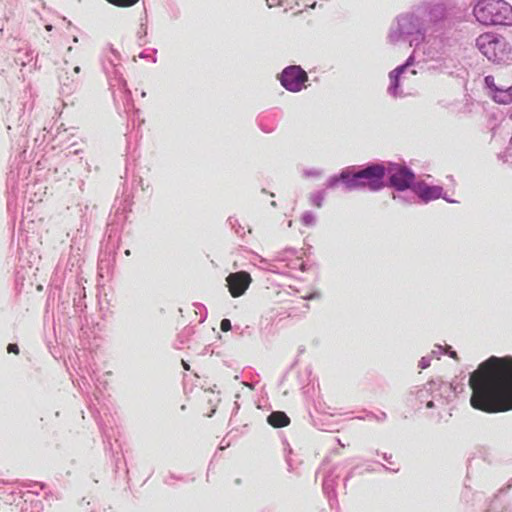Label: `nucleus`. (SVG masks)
<instances>
[{"mask_svg": "<svg viewBox=\"0 0 512 512\" xmlns=\"http://www.w3.org/2000/svg\"><path fill=\"white\" fill-rule=\"evenodd\" d=\"M470 404L486 413L512 410V357L491 356L469 377Z\"/></svg>", "mask_w": 512, "mask_h": 512, "instance_id": "nucleus-1", "label": "nucleus"}, {"mask_svg": "<svg viewBox=\"0 0 512 512\" xmlns=\"http://www.w3.org/2000/svg\"><path fill=\"white\" fill-rule=\"evenodd\" d=\"M384 176V166L375 164L357 172L343 171L339 179H341L349 189L367 187L372 191H376L383 187Z\"/></svg>", "mask_w": 512, "mask_h": 512, "instance_id": "nucleus-2", "label": "nucleus"}, {"mask_svg": "<svg viewBox=\"0 0 512 512\" xmlns=\"http://www.w3.org/2000/svg\"><path fill=\"white\" fill-rule=\"evenodd\" d=\"M477 21L484 25L504 24L512 7L504 0H480L473 10Z\"/></svg>", "mask_w": 512, "mask_h": 512, "instance_id": "nucleus-3", "label": "nucleus"}, {"mask_svg": "<svg viewBox=\"0 0 512 512\" xmlns=\"http://www.w3.org/2000/svg\"><path fill=\"white\" fill-rule=\"evenodd\" d=\"M489 96L499 104L512 103V82L500 74L485 77Z\"/></svg>", "mask_w": 512, "mask_h": 512, "instance_id": "nucleus-4", "label": "nucleus"}, {"mask_svg": "<svg viewBox=\"0 0 512 512\" xmlns=\"http://www.w3.org/2000/svg\"><path fill=\"white\" fill-rule=\"evenodd\" d=\"M476 45L481 53L489 60L496 61L504 52V41L493 33L481 34L477 40Z\"/></svg>", "mask_w": 512, "mask_h": 512, "instance_id": "nucleus-5", "label": "nucleus"}, {"mask_svg": "<svg viewBox=\"0 0 512 512\" xmlns=\"http://www.w3.org/2000/svg\"><path fill=\"white\" fill-rule=\"evenodd\" d=\"M308 80L307 73L300 66H290L283 70L281 84L291 92H298Z\"/></svg>", "mask_w": 512, "mask_h": 512, "instance_id": "nucleus-6", "label": "nucleus"}, {"mask_svg": "<svg viewBox=\"0 0 512 512\" xmlns=\"http://www.w3.org/2000/svg\"><path fill=\"white\" fill-rule=\"evenodd\" d=\"M229 292L233 297H239L248 289L251 277L245 271L235 272L228 275L226 278Z\"/></svg>", "mask_w": 512, "mask_h": 512, "instance_id": "nucleus-7", "label": "nucleus"}, {"mask_svg": "<svg viewBox=\"0 0 512 512\" xmlns=\"http://www.w3.org/2000/svg\"><path fill=\"white\" fill-rule=\"evenodd\" d=\"M414 174L407 168H396L390 175V183L398 190L407 189L414 181Z\"/></svg>", "mask_w": 512, "mask_h": 512, "instance_id": "nucleus-8", "label": "nucleus"}, {"mask_svg": "<svg viewBox=\"0 0 512 512\" xmlns=\"http://www.w3.org/2000/svg\"><path fill=\"white\" fill-rule=\"evenodd\" d=\"M406 69H407V67L405 65L400 66V67L396 68L394 71H392L389 75L390 81H391L389 91L393 96H398L399 94H401L399 92V88L404 81V78H401V74Z\"/></svg>", "mask_w": 512, "mask_h": 512, "instance_id": "nucleus-9", "label": "nucleus"}, {"mask_svg": "<svg viewBox=\"0 0 512 512\" xmlns=\"http://www.w3.org/2000/svg\"><path fill=\"white\" fill-rule=\"evenodd\" d=\"M268 423L275 428L286 427L290 424V418L282 411L272 412L268 418Z\"/></svg>", "mask_w": 512, "mask_h": 512, "instance_id": "nucleus-10", "label": "nucleus"}, {"mask_svg": "<svg viewBox=\"0 0 512 512\" xmlns=\"http://www.w3.org/2000/svg\"><path fill=\"white\" fill-rule=\"evenodd\" d=\"M440 195L441 188L439 187L424 186L419 189V196L426 202L437 199L440 197Z\"/></svg>", "mask_w": 512, "mask_h": 512, "instance_id": "nucleus-11", "label": "nucleus"}, {"mask_svg": "<svg viewBox=\"0 0 512 512\" xmlns=\"http://www.w3.org/2000/svg\"><path fill=\"white\" fill-rule=\"evenodd\" d=\"M110 4L118 7H130L136 4L139 0H106Z\"/></svg>", "mask_w": 512, "mask_h": 512, "instance_id": "nucleus-12", "label": "nucleus"}, {"mask_svg": "<svg viewBox=\"0 0 512 512\" xmlns=\"http://www.w3.org/2000/svg\"><path fill=\"white\" fill-rule=\"evenodd\" d=\"M279 6L284 7V10L293 9L295 5L298 6L297 0H278Z\"/></svg>", "mask_w": 512, "mask_h": 512, "instance_id": "nucleus-13", "label": "nucleus"}, {"mask_svg": "<svg viewBox=\"0 0 512 512\" xmlns=\"http://www.w3.org/2000/svg\"><path fill=\"white\" fill-rule=\"evenodd\" d=\"M220 329L223 332H228L231 330V322L229 319H223L220 323Z\"/></svg>", "mask_w": 512, "mask_h": 512, "instance_id": "nucleus-14", "label": "nucleus"}, {"mask_svg": "<svg viewBox=\"0 0 512 512\" xmlns=\"http://www.w3.org/2000/svg\"><path fill=\"white\" fill-rule=\"evenodd\" d=\"M7 351H8V353H13V354L18 355L19 354V347H18L17 344L10 343L7 346Z\"/></svg>", "mask_w": 512, "mask_h": 512, "instance_id": "nucleus-15", "label": "nucleus"}, {"mask_svg": "<svg viewBox=\"0 0 512 512\" xmlns=\"http://www.w3.org/2000/svg\"><path fill=\"white\" fill-rule=\"evenodd\" d=\"M312 220H313V218H312V216H311V215H305V216L303 217V222H304L305 224H307V225H308V224H310V223L312 222Z\"/></svg>", "mask_w": 512, "mask_h": 512, "instance_id": "nucleus-16", "label": "nucleus"}, {"mask_svg": "<svg viewBox=\"0 0 512 512\" xmlns=\"http://www.w3.org/2000/svg\"><path fill=\"white\" fill-rule=\"evenodd\" d=\"M266 1H267V5L269 7H274V6L279 5L278 0H266Z\"/></svg>", "mask_w": 512, "mask_h": 512, "instance_id": "nucleus-17", "label": "nucleus"}, {"mask_svg": "<svg viewBox=\"0 0 512 512\" xmlns=\"http://www.w3.org/2000/svg\"><path fill=\"white\" fill-rule=\"evenodd\" d=\"M427 366H428V363L425 361L424 358H422L421 361L419 362V367L421 369H425Z\"/></svg>", "mask_w": 512, "mask_h": 512, "instance_id": "nucleus-18", "label": "nucleus"}, {"mask_svg": "<svg viewBox=\"0 0 512 512\" xmlns=\"http://www.w3.org/2000/svg\"><path fill=\"white\" fill-rule=\"evenodd\" d=\"M450 356L454 359H458L456 352H452Z\"/></svg>", "mask_w": 512, "mask_h": 512, "instance_id": "nucleus-19", "label": "nucleus"}, {"mask_svg": "<svg viewBox=\"0 0 512 512\" xmlns=\"http://www.w3.org/2000/svg\"><path fill=\"white\" fill-rule=\"evenodd\" d=\"M125 254H126L127 256H129V255H130V250H126V251H125Z\"/></svg>", "mask_w": 512, "mask_h": 512, "instance_id": "nucleus-20", "label": "nucleus"}, {"mask_svg": "<svg viewBox=\"0 0 512 512\" xmlns=\"http://www.w3.org/2000/svg\"><path fill=\"white\" fill-rule=\"evenodd\" d=\"M427 406L432 407V402H429Z\"/></svg>", "mask_w": 512, "mask_h": 512, "instance_id": "nucleus-21", "label": "nucleus"}]
</instances>
